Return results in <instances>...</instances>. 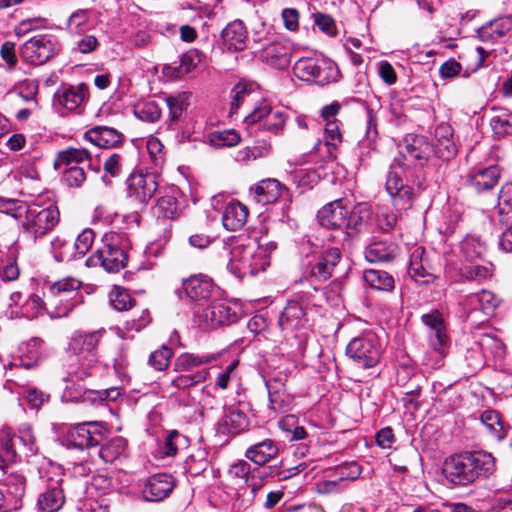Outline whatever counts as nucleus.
Here are the masks:
<instances>
[{
	"label": "nucleus",
	"instance_id": "10",
	"mask_svg": "<svg viewBox=\"0 0 512 512\" xmlns=\"http://www.w3.org/2000/svg\"><path fill=\"white\" fill-rule=\"evenodd\" d=\"M346 355L363 369L375 367L381 357V350L374 334L353 338L346 348Z\"/></svg>",
	"mask_w": 512,
	"mask_h": 512
},
{
	"label": "nucleus",
	"instance_id": "57",
	"mask_svg": "<svg viewBox=\"0 0 512 512\" xmlns=\"http://www.w3.org/2000/svg\"><path fill=\"white\" fill-rule=\"evenodd\" d=\"M173 355V350L163 345L161 348L151 353L148 362L154 369L164 371L169 367Z\"/></svg>",
	"mask_w": 512,
	"mask_h": 512
},
{
	"label": "nucleus",
	"instance_id": "49",
	"mask_svg": "<svg viewBox=\"0 0 512 512\" xmlns=\"http://www.w3.org/2000/svg\"><path fill=\"white\" fill-rule=\"evenodd\" d=\"M90 28V13L79 9L71 14L67 21V29L71 34L82 35Z\"/></svg>",
	"mask_w": 512,
	"mask_h": 512
},
{
	"label": "nucleus",
	"instance_id": "34",
	"mask_svg": "<svg viewBox=\"0 0 512 512\" xmlns=\"http://www.w3.org/2000/svg\"><path fill=\"white\" fill-rule=\"evenodd\" d=\"M248 208L238 201H232L224 209L222 215L223 226L230 231L242 228L247 222Z\"/></svg>",
	"mask_w": 512,
	"mask_h": 512
},
{
	"label": "nucleus",
	"instance_id": "44",
	"mask_svg": "<svg viewBox=\"0 0 512 512\" xmlns=\"http://www.w3.org/2000/svg\"><path fill=\"white\" fill-rule=\"evenodd\" d=\"M467 301L486 314L492 313L499 304V298L489 290H481L468 296Z\"/></svg>",
	"mask_w": 512,
	"mask_h": 512
},
{
	"label": "nucleus",
	"instance_id": "27",
	"mask_svg": "<svg viewBox=\"0 0 512 512\" xmlns=\"http://www.w3.org/2000/svg\"><path fill=\"white\" fill-rule=\"evenodd\" d=\"M85 138L100 148H116L120 146L124 141V135L111 127L107 126H96L85 133Z\"/></svg>",
	"mask_w": 512,
	"mask_h": 512
},
{
	"label": "nucleus",
	"instance_id": "43",
	"mask_svg": "<svg viewBox=\"0 0 512 512\" xmlns=\"http://www.w3.org/2000/svg\"><path fill=\"white\" fill-rule=\"evenodd\" d=\"M90 152L83 148H68L58 153L54 167L61 169L62 167H70L78 165L84 160L90 159Z\"/></svg>",
	"mask_w": 512,
	"mask_h": 512
},
{
	"label": "nucleus",
	"instance_id": "6",
	"mask_svg": "<svg viewBox=\"0 0 512 512\" xmlns=\"http://www.w3.org/2000/svg\"><path fill=\"white\" fill-rule=\"evenodd\" d=\"M421 320L430 329L429 350L422 357V365L427 369H437L442 365L449 346L444 320L438 310L423 314Z\"/></svg>",
	"mask_w": 512,
	"mask_h": 512
},
{
	"label": "nucleus",
	"instance_id": "14",
	"mask_svg": "<svg viewBox=\"0 0 512 512\" xmlns=\"http://www.w3.org/2000/svg\"><path fill=\"white\" fill-rule=\"evenodd\" d=\"M214 286L211 277L202 273L193 274L182 280L181 288L177 289L176 293L180 300L205 301L211 297Z\"/></svg>",
	"mask_w": 512,
	"mask_h": 512
},
{
	"label": "nucleus",
	"instance_id": "30",
	"mask_svg": "<svg viewBox=\"0 0 512 512\" xmlns=\"http://www.w3.org/2000/svg\"><path fill=\"white\" fill-rule=\"evenodd\" d=\"M223 45L231 51H243L246 47L247 30L240 20L230 22L222 31Z\"/></svg>",
	"mask_w": 512,
	"mask_h": 512
},
{
	"label": "nucleus",
	"instance_id": "53",
	"mask_svg": "<svg viewBox=\"0 0 512 512\" xmlns=\"http://www.w3.org/2000/svg\"><path fill=\"white\" fill-rule=\"evenodd\" d=\"M134 114L142 121L153 123L160 118L161 109L155 101H145L134 107Z\"/></svg>",
	"mask_w": 512,
	"mask_h": 512
},
{
	"label": "nucleus",
	"instance_id": "46",
	"mask_svg": "<svg viewBox=\"0 0 512 512\" xmlns=\"http://www.w3.org/2000/svg\"><path fill=\"white\" fill-rule=\"evenodd\" d=\"M127 442L122 437H116L102 445L99 456L107 463H113L126 454Z\"/></svg>",
	"mask_w": 512,
	"mask_h": 512
},
{
	"label": "nucleus",
	"instance_id": "42",
	"mask_svg": "<svg viewBox=\"0 0 512 512\" xmlns=\"http://www.w3.org/2000/svg\"><path fill=\"white\" fill-rule=\"evenodd\" d=\"M363 278L371 288L376 290L391 291L395 286L394 278L388 272L383 270H365Z\"/></svg>",
	"mask_w": 512,
	"mask_h": 512
},
{
	"label": "nucleus",
	"instance_id": "48",
	"mask_svg": "<svg viewBox=\"0 0 512 512\" xmlns=\"http://www.w3.org/2000/svg\"><path fill=\"white\" fill-rule=\"evenodd\" d=\"M208 143L213 147H232L240 142V135L234 129L214 131L207 136Z\"/></svg>",
	"mask_w": 512,
	"mask_h": 512
},
{
	"label": "nucleus",
	"instance_id": "9",
	"mask_svg": "<svg viewBox=\"0 0 512 512\" xmlns=\"http://www.w3.org/2000/svg\"><path fill=\"white\" fill-rule=\"evenodd\" d=\"M293 71L299 79L321 86L337 81L340 75L337 65L329 59L301 58Z\"/></svg>",
	"mask_w": 512,
	"mask_h": 512
},
{
	"label": "nucleus",
	"instance_id": "8",
	"mask_svg": "<svg viewBox=\"0 0 512 512\" xmlns=\"http://www.w3.org/2000/svg\"><path fill=\"white\" fill-rule=\"evenodd\" d=\"M23 228L35 240L50 233L59 223L58 207L50 203L43 206L33 203L28 206L24 216Z\"/></svg>",
	"mask_w": 512,
	"mask_h": 512
},
{
	"label": "nucleus",
	"instance_id": "64",
	"mask_svg": "<svg viewBox=\"0 0 512 512\" xmlns=\"http://www.w3.org/2000/svg\"><path fill=\"white\" fill-rule=\"evenodd\" d=\"M123 158L118 153L111 154L104 162L103 168L106 174L117 177L122 172Z\"/></svg>",
	"mask_w": 512,
	"mask_h": 512
},
{
	"label": "nucleus",
	"instance_id": "22",
	"mask_svg": "<svg viewBox=\"0 0 512 512\" xmlns=\"http://www.w3.org/2000/svg\"><path fill=\"white\" fill-rule=\"evenodd\" d=\"M20 351L21 354L13 359L12 365L24 369L34 368L46 356L45 342L40 337H32L22 344Z\"/></svg>",
	"mask_w": 512,
	"mask_h": 512
},
{
	"label": "nucleus",
	"instance_id": "21",
	"mask_svg": "<svg viewBox=\"0 0 512 512\" xmlns=\"http://www.w3.org/2000/svg\"><path fill=\"white\" fill-rule=\"evenodd\" d=\"M89 89L85 83L59 88L54 94V101L69 112L79 111L88 99Z\"/></svg>",
	"mask_w": 512,
	"mask_h": 512
},
{
	"label": "nucleus",
	"instance_id": "62",
	"mask_svg": "<svg viewBox=\"0 0 512 512\" xmlns=\"http://www.w3.org/2000/svg\"><path fill=\"white\" fill-rule=\"evenodd\" d=\"M491 275V267L484 265L465 267L462 272V276L469 281H481L489 278Z\"/></svg>",
	"mask_w": 512,
	"mask_h": 512
},
{
	"label": "nucleus",
	"instance_id": "20",
	"mask_svg": "<svg viewBox=\"0 0 512 512\" xmlns=\"http://www.w3.org/2000/svg\"><path fill=\"white\" fill-rule=\"evenodd\" d=\"M385 187L397 210L405 211L412 207L413 188L403 183L397 171H389Z\"/></svg>",
	"mask_w": 512,
	"mask_h": 512
},
{
	"label": "nucleus",
	"instance_id": "2",
	"mask_svg": "<svg viewBox=\"0 0 512 512\" xmlns=\"http://www.w3.org/2000/svg\"><path fill=\"white\" fill-rule=\"evenodd\" d=\"M495 469V458L491 453L470 451L447 458L442 471L448 483L453 486L465 487L478 479L490 477Z\"/></svg>",
	"mask_w": 512,
	"mask_h": 512
},
{
	"label": "nucleus",
	"instance_id": "13",
	"mask_svg": "<svg viewBox=\"0 0 512 512\" xmlns=\"http://www.w3.org/2000/svg\"><path fill=\"white\" fill-rule=\"evenodd\" d=\"M20 57L27 63L42 65L56 54L55 44L47 35H37L20 47Z\"/></svg>",
	"mask_w": 512,
	"mask_h": 512
},
{
	"label": "nucleus",
	"instance_id": "32",
	"mask_svg": "<svg viewBox=\"0 0 512 512\" xmlns=\"http://www.w3.org/2000/svg\"><path fill=\"white\" fill-rule=\"evenodd\" d=\"M398 246L392 241L375 240L365 249V258L371 263L389 262L398 254Z\"/></svg>",
	"mask_w": 512,
	"mask_h": 512
},
{
	"label": "nucleus",
	"instance_id": "28",
	"mask_svg": "<svg viewBox=\"0 0 512 512\" xmlns=\"http://www.w3.org/2000/svg\"><path fill=\"white\" fill-rule=\"evenodd\" d=\"M500 178V169L496 165L474 168L468 174L470 186L477 192L492 189Z\"/></svg>",
	"mask_w": 512,
	"mask_h": 512
},
{
	"label": "nucleus",
	"instance_id": "18",
	"mask_svg": "<svg viewBox=\"0 0 512 512\" xmlns=\"http://www.w3.org/2000/svg\"><path fill=\"white\" fill-rule=\"evenodd\" d=\"M350 215V209L343 205L342 200H335L319 210L317 219L319 224L332 230H341L344 226H351V222L347 221Z\"/></svg>",
	"mask_w": 512,
	"mask_h": 512
},
{
	"label": "nucleus",
	"instance_id": "58",
	"mask_svg": "<svg viewBox=\"0 0 512 512\" xmlns=\"http://www.w3.org/2000/svg\"><path fill=\"white\" fill-rule=\"evenodd\" d=\"M86 180V173L83 167L73 165L66 167L62 173V181L70 188H79Z\"/></svg>",
	"mask_w": 512,
	"mask_h": 512
},
{
	"label": "nucleus",
	"instance_id": "24",
	"mask_svg": "<svg viewBox=\"0 0 512 512\" xmlns=\"http://www.w3.org/2000/svg\"><path fill=\"white\" fill-rule=\"evenodd\" d=\"M269 396V409L275 413H287L293 405V396L287 391L283 381L272 378L266 381Z\"/></svg>",
	"mask_w": 512,
	"mask_h": 512
},
{
	"label": "nucleus",
	"instance_id": "59",
	"mask_svg": "<svg viewBox=\"0 0 512 512\" xmlns=\"http://www.w3.org/2000/svg\"><path fill=\"white\" fill-rule=\"evenodd\" d=\"M498 212L502 223L504 222L503 216L512 218V183L504 184L499 192Z\"/></svg>",
	"mask_w": 512,
	"mask_h": 512
},
{
	"label": "nucleus",
	"instance_id": "41",
	"mask_svg": "<svg viewBox=\"0 0 512 512\" xmlns=\"http://www.w3.org/2000/svg\"><path fill=\"white\" fill-rule=\"evenodd\" d=\"M21 405L30 410L38 411L45 402L49 401L50 395L34 386H23L19 392Z\"/></svg>",
	"mask_w": 512,
	"mask_h": 512
},
{
	"label": "nucleus",
	"instance_id": "33",
	"mask_svg": "<svg viewBox=\"0 0 512 512\" xmlns=\"http://www.w3.org/2000/svg\"><path fill=\"white\" fill-rule=\"evenodd\" d=\"M279 448L275 441L265 439L257 444L251 445L245 452V457L253 463L263 466L270 460L277 457Z\"/></svg>",
	"mask_w": 512,
	"mask_h": 512
},
{
	"label": "nucleus",
	"instance_id": "39",
	"mask_svg": "<svg viewBox=\"0 0 512 512\" xmlns=\"http://www.w3.org/2000/svg\"><path fill=\"white\" fill-rule=\"evenodd\" d=\"M342 142V135L340 132V127L338 121H328L325 124V136L324 143L319 141L314 149L320 151L322 147L326 148L325 158L327 159H335L334 151Z\"/></svg>",
	"mask_w": 512,
	"mask_h": 512
},
{
	"label": "nucleus",
	"instance_id": "38",
	"mask_svg": "<svg viewBox=\"0 0 512 512\" xmlns=\"http://www.w3.org/2000/svg\"><path fill=\"white\" fill-rule=\"evenodd\" d=\"M200 62V54L197 50H191L180 56L173 64L165 65L164 72L172 77L181 78L194 69Z\"/></svg>",
	"mask_w": 512,
	"mask_h": 512
},
{
	"label": "nucleus",
	"instance_id": "31",
	"mask_svg": "<svg viewBox=\"0 0 512 512\" xmlns=\"http://www.w3.org/2000/svg\"><path fill=\"white\" fill-rule=\"evenodd\" d=\"M436 144L433 146L437 157L449 160L457 153V147L453 141V130L447 124H441L435 129Z\"/></svg>",
	"mask_w": 512,
	"mask_h": 512
},
{
	"label": "nucleus",
	"instance_id": "50",
	"mask_svg": "<svg viewBox=\"0 0 512 512\" xmlns=\"http://www.w3.org/2000/svg\"><path fill=\"white\" fill-rule=\"evenodd\" d=\"M169 108L170 123L177 122L189 105V94L180 93L176 96H169L165 99Z\"/></svg>",
	"mask_w": 512,
	"mask_h": 512
},
{
	"label": "nucleus",
	"instance_id": "25",
	"mask_svg": "<svg viewBox=\"0 0 512 512\" xmlns=\"http://www.w3.org/2000/svg\"><path fill=\"white\" fill-rule=\"evenodd\" d=\"M250 421L246 413L231 407L225 410L224 415L216 425L218 433L223 435H238L249 427Z\"/></svg>",
	"mask_w": 512,
	"mask_h": 512
},
{
	"label": "nucleus",
	"instance_id": "47",
	"mask_svg": "<svg viewBox=\"0 0 512 512\" xmlns=\"http://www.w3.org/2000/svg\"><path fill=\"white\" fill-rule=\"evenodd\" d=\"M490 125L497 137H504L512 133V112L500 109L490 120Z\"/></svg>",
	"mask_w": 512,
	"mask_h": 512
},
{
	"label": "nucleus",
	"instance_id": "15",
	"mask_svg": "<svg viewBox=\"0 0 512 512\" xmlns=\"http://www.w3.org/2000/svg\"><path fill=\"white\" fill-rule=\"evenodd\" d=\"M71 443L79 448L98 446L105 438V428L101 422L78 423L69 431Z\"/></svg>",
	"mask_w": 512,
	"mask_h": 512
},
{
	"label": "nucleus",
	"instance_id": "37",
	"mask_svg": "<svg viewBox=\"0 0 512 512\" xmlns=\"http://www.w3.org/2000/svg\"><path fill=\"white\" fill-rule=\"evenodd\" d=\"M65 503V495L60 485L47 488L37 500V506L41 512H57Z\"/></svg>",
	"mask_w": 512,
	"mask_h": 512
},
{
	"label": "nucleus",
	"instance_id": "12",
	"mask_svg": "<svg viewBox=\"0 0 512 512\" xmlns=\"http://www.w3.org/2000/svg\"><path fill=\"white\" fill-rule=\"evenodd\" d=\"M250 134L264 129L272 134H278L283 130L286 122V115L280 110H274L266 103L256 107L244 118Z\"/></svg>",
	"mask_w": 512,
	"mask_h": 512
},
{
	"label": "nucleus",
	"instance_id": "23",
	"mask_svg": "<svg viewBox=\"0 0 512 512\" xmlns=\"http://www.w3.org/2000/svg\"><path fill=\"white\" fill-rule=\"evenodd\" d=\"M405 150L402 152L403 158L416 166L423 167L435 153L433 145L423 136H410L405 139Z\"/></svg>",
	"mask_w": 512,
	"mask_h": 512
},
{
	"label": "nucleus",
	"instance_id": "19",
	"mask_svg": "<svg viewBox=\"0 0 512 512\" xmlns=\"http://www.w3.org/2000/svg\"><path fill=\"white\" fill-rule=\"evenodd\" d=\"M175 487V479L168 473L149 476L143 484L142 495L145 500L159 502L167 498Z\"/></svg>",
	"mask_w": 512,
	"mask_h": 512
},
{
	"label": "nucleus",
	"instance_id": "29",
	"mask_svg": "<svg viewBox=\"0 0 512 512\" xmlns=\"http://www.w3.org/2000/svg\"><path fill=\"white\" fill-rule=\"evenodd\" d=\"M306 312L304 307L297 301H290L279 317V326L283 331H294L305 326Z\"/></svg>",
	"mask_w": 512,
	"mask_h": 512
},
{
	"label": "nucleus",
	"instance_id": "55",
	"mask_svg": "<svg viewBox=\"0 0 512 512\" xmlns=\"http://www.w3.org/2000/svg\"><path fill=\"white\" fill-rule=\"evenodd\" d=\"M15 434L8 427H3L0 430V450L1 454L6 458L7 461L14 462L17 457V453L14 446Z\"/></svg>",
	"mask_w": 512,
	"mask_h": 512
},
{
	"label": "nucleus",
	"instance_id": "7",
	"mask_svg": "<svg viewBox=\"0 0 512 512\" xmlns=\"http://www.w3.org/2000/svg\"><path fill=\"white\" fill-rule=\"evenodd\" d=\"M82 282L74 277H66L54 282L47 296V305L54 310L56 317H66L83 303L80 293Z\"/></svg>",
	"mask_w": 512,
	"mask_h": 512
},
{
	"label": "nucleus",
	"instance_id": "16",
	"mask_svg": "<svg viewBox=\"0 0 512 512\" xmlns=\"http://www.w3.org/2000/svg\"><path fill=\"white\" fill-rule=\"evenodd\" d=\"M158 188L159 183L154 173L134 172L128 178V197L140 204H147Z\"/></svg>",
	"mask_w": 512,
	"mask_h": 512
},
{
	"label": "nucleus",
	"instance_id": "56",
	"mask_svg": "<svg viewBox=\"0 0 512 512\" xmlns=\"http://www.w3.org/2000/svg\"><path fill=\"white\" fill-rule=\"evenodd\" d=\"M28 206L29 205L27 203L17 199L0 197V212L10 215L15 219H21L24 217Z\"/></svg>",
	"mask_w": 512,
	"mask_h": 512
},
{
	"label": "nucleus",
	"instance_id": "54",
	"mask_svg": "<svg viewBox=\"0 0 512 512\" xmlns=\"http://www.w3.org/2000/svg\"><path fill=\"white\" fill-rule=\"evenodd\" d=\"M109 301L114 309L125 311L133 306V300L127 289L121 286H114L109 293Z\"/></svg>",
	"mask_w": 512,
	"mask_h": 512
},
{
	"label": "nucleus",
	"instance_id": "17",
	"mask_svg": "<svg viewBox=\"0 0 512 512\" xmlns=\"http://www.w3.org/2000/svg\"><path fill=\"white\" fill-rule=\"evenodd\" d=\"M342 259L341 250L338 247H331L323 250L310 264L308 277L311 283L323 282L330 278L336 266Z\"/></svg>",
	"mask_w": 512,
	"mask_h": 512
},
{
	"label": "nucleus",
	"instance_id": "11",
	"mask_svg": "<svg viewBox=\"0 0 512 512\" xmlns=\"http://www.w3.org/2000/svg\"><path fill=\"white\" fill-rule=\"evenodd\" d=\"M239 317L236 305L215 301L195 314V322L204 329H216L236 323Z\"/></svg>",
	"mask_w": 512,
	"mask_h": 512
},
{
	"label": "nucleus",
	"instance_id": "61",
	"mask_svg": "<svg viewBox=\"0 0 512 512\" xmlns=\"http://www.w3.org/2000/svg\"><path fill=\"white\" fill-rule=\"evenodd\" d=\"M250 472H251V466L245 460L237 461L236 463L231 465L228 470V474L231 478L244 481L247 484V486H252V491H255L256 490L255 486L252 484H249Z\"/></svg>",
	"mask_w": 512,
	"mask_h": 512
},
{
	"label": "nucleus",
	"instance_id": "4",
	"mask_svg": "<svg viewBox=\"0 0 512 512\" xmlns=\"http://www.w3.org/2000/svg\"><path fill=\"white\" fill-rule=\"evenodd\" d=\"M217 354H195L184 352L178 355L173 364V370L179 375L171 380L168 389H188L206 381L209 376L207 368L202 366L216 361Z\"/></svg>",
	"mask_w": 512,
	"mask_h": 512
},
{
	"label": "nucleus",
	"instance_id": "36",
	"mask_svg": "<svg viewBox=\"0 0 512 512\" xmlns=\"http://www.w3.org/2000/svg\"><path fill=\"white\" fill-rule=\"evenodd\" d=\"M261 59L278 68H284L289 64V52L287 47L278 41L266 44L260 52Z\"/></svg>",
	"mask_w": 512,
	"mask_h": 512
},
{
	"label": "nucleus",
	"instance_id": "1",
	"mask_svg": "<svg viewBox=\"0 0 512 512\" xmlns=\"http://www.w3.org/2000/svg\"><path fill=\"white\" fill-rule=\"evenodd\" d=\"M105 328L94 331L75 330L67 343L66 381H84L92 377L99 368L98 346Z\"/></svg>",
	"mask_w": 512,
	"mask_h": 512
},
{
	"label": "nucleus",
	"instance_id": "26",
	"mask_svg": "<svg viewBox=\"0 0 512 512\" xmlns=\"http://www.w3.org/2000/svg\"><path fill=\"white\" fill-rule=\"evenodd\" d=\"M254 199L263 205L276 202L283 193H288V188L275 178L259 181L250 189Z\"/></svg>",
	"mask_w": 512,
	"mask_h": 512
},
{
	"label": "nucleus",
	"instance_id": "45",
	"mask_svg": "<svg viewBox=\"0 0 512 512\" xmlns=\"http://www.w3.org/2000/svg\"><path fill=\"white\" fill-rule=\"evenodd\" d=\"M6 493L13 500V507L17 508L19 502L25 495L26 479L23 475L17 473L9 474L4 482Z\"/></svg>",
	"mask_w": 512,
	"mask_h": 512
},
{
	"label": "nucleus",
	"instance_id": "51",
	"mask_svg": "<svg viewBox=\"0 0 512 512\" xmlns=\"http://www.w3.org/2000/svg\"><path fill=\"white\" fill-rule=\"evenodd\" d=\"M424 253V248L418 246L410 256L408 272L416 281L429 275L423 260Z\"/></svg>",
	"mask_w": 512,
	"mask_h": 512
},
{
	"label": "nucleus",
	"instance_id": "35",
	"mask_svg": "<svg viewBox=\"0 0 512 512\" xmlns=\"http://www.w3.org/2000/svg\"><path fill=\"white\" fill-rule=\"evenodd\" d=\"M178 191L174 187H170L161 192V196L157 200L156 215L158 218L175 219L178 217L180 209L177 200Z\"/></svg>",
	"mask_w": 512,
	"mask_h": 512
},
{
	"label": "nucleus",
	"instance_id": "60",
	"mask_svg": "<svg viewBox=\"0 0 512 512\" xmlns=\"http://www.w3.org/2000/svg\"><path fill=\"white\" fill-rule=\"evenodd\" d=\"M121 395V391L118 387H110L101 391L96 390H85L82 399L83 401H115Z\"/></svg>",
	"mask_w": 512,
	"mask_h": 512
},
{
	"label": "nucleus",
	"instance_id": "52",
	"mask_svg": "<svg viewBox=\"0 0 512 512\" xmlns=\"http://www.w3.org/2000/svg\"><path fill=\"white\" fill-rule=\"evenodd\" d=\"M253 91L254 84L247 82H239L232 88V101L230 107L231 115L236 113V111L240 108L242 103L246 100V98L250 97Z\"/></svg>",
	"mask_w": 512,
	"mask_h": 512
},
{
	"label": "nucleus",
	"instance_id": "5",
	"mask_svg": "<svg viewBox=\"0 0 512 512\" xmlns=\"http://www.w3.org/2000/svg\"><path fill=\"white\" fill-rule=\"evenodd\" d=\"M224 250L230 255L229 271L239 279L254 276L269 266V254L256 242L237 245L231 250L224 246Z\"/></svg>",
	"mask_w": 512,
	"mask_h": 512
},
{
	"label": "nucleus",
	"instance_id": "3",
	"mask_svg": "<svg viewBox=\"0 0 512 512\" xmlns=\"http://www.w3.org/2000/svg\"><path fill=\"white\" fill-rule=\"evenodd\" d=\"M130 249L131 242L125 233H105L102 237V246L88 257L86 265L101 266L108 272H118L126 267Z\"/></svg>",
	"mask_w": 512,
	"mask_h": 512
},
{
	"label": "nucleus",
	"instance_id": "63",
	"mask_svg": "<svg viewBox=\"0 0 512 512\" xmlns=\"http://www.w3.org/2000/svg\"><path fill=\"white\" fill-rule=\"evenodd\" d=\"M95 234L92 229H84L76 238L75 249L77 254L84 256L94 242Z\"/></svg>",
	"mask_w": 512,
	"mask_h": 512
},
{
	"label": "nucleus",
	"instance_id": "40",
	"mask_svg": "<svg viewBox=\"0 0 512 512\" xmlns=\"http://www.w3.org/2000/svg\"><path fill=\"white\" fill-rule=\"evenodd\" d=\"M482 424L490 435L498 441L503 440L507 435V428L496 410H485L480 415Z\"/></svg>",
	"mask_w": 512,
	"mask_h": 512
}]
</instances>
